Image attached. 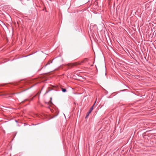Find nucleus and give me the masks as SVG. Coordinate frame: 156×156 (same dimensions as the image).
I'll return each instance as SVG.
<instances>
[{
	"label": "nucleus",
	"mask_w": 156,
	"mask_h": 156,
	"mask_svg": "<svg viewBox=\"0 0 156 156\" xmlns=\"http://www.w3.org/2000/svg\"><path fill=\"white\" fill-rule=\"evenodd\" d=\"M84 62L83 61H81V62H75L73 63L70 64L69 65L71 66H76L78 65H80L81 63Z\"/></svg>",
	"instance_id": "nucleus-1"
},
{
	"label": "nucleus",
	"mask_w": 156,
	"mask_h": 156,
	"mask_svg": "<svg viewBox=\"0 0 156 156\" xmlns=\"http://www.w3.org/2000/svg\"><path fill=\"white\" fill-rule=\"evenodd\" d=\"M96 102V101L95 102L94 104L90 108L89 110L88 111V112H87V114L86 115V118H87L89 115V114L91 112L92 110L93 109V107L94 106L95 103Z\"/></svg>",
	"instance_id": "nucleus-2"
},
{
	"label": "nucleus",
	"mask_w": 156,
	"mask_h": 156,
	"mask_svg": "<svg viewBox=\"0 0 156 156\" xmlns=\"http://www.w3.org/2000/svg\"><path fill=\"white\" fill-rule=\"evenodd\" d=\"M52 61H49L48 62V63L46 64L45 65V66H46L48 65L50 63H52Z\"/></svg>",
	"instance_id": "nucleus-3"
},
{
	"label": "nucleus",
	"mask_w": 156,
	"mask_h": 156,
	"mask_svg": "<svg viewBox=\"0 0 156 156\" xmlns=\"http://www.w3.org/2000/svg\"><path fill=\"white\" fill-rule=\"evenodd\" d=\"M62 89L63 92H65L66 91V89L65 88H62Z\"/></svg>",
	"instance_id": "nucleus-4"
},
{
	"label": "nucleus",
	"mask_w": 156,
	"mask_h": 156,
	"mask_svg": "<svg viewBox=\"0 0 156 156\" xmlns=\"http://www.w3.org/2000/svg\"><path fill=\"white\" fill-rule=\"evenodd\" d=\"M49 91H47L46 92V93H47Z\"/></svg>",
	"instance_id": "nucleus-5"
},
{
	"label": "nucleus",
	"mask_w": 156,
	"mask_h": 156,
	"mask_svg": "<svg viewBox=\"0 0 156 156\" xmlns=\"http://www.w3.org/2000/svg\"><path fill=\"white\" fill-rule=\"evenodd\" d=\"M51 99H52V98H50L51 101Z\"/></svg>",
	"instance_id": "nucleus-6"
}]
</instances>
